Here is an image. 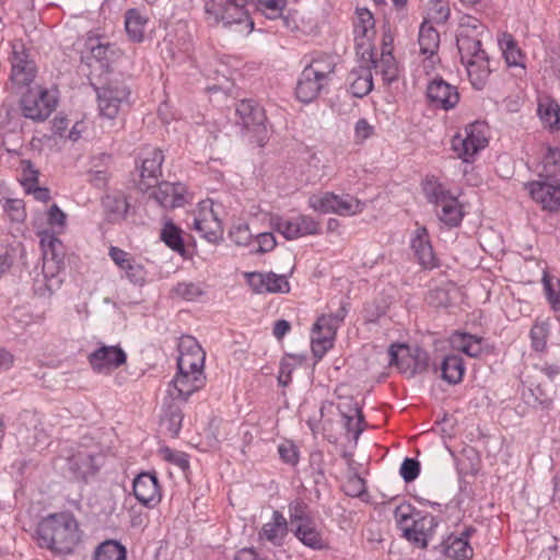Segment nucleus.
I'll list each match as a JSON object with an SVG mask.
<instances>
[{
  "instance_id": "f257e3e1",
  "label": "nucleus",
  "mask_w": 560,
  "mask_h": 560,
  "mask_svg": "<svg viewBox=\"0 0 560 560\" xmlns=\"http://www.w3.org/2000/svg\"><path fill=\"white\" fill-rule=\"evenodd\" d=\"M483 34H487L486 27L477 19L468 18L466 23L460 24L456 37L460 60L476 90H482L486 86L491 73L490 58L481 47Z\"/></svg>"
},
{
  "instance_id": "f03ea898",
  "label": "nucleus",
  "mask_w": 560,
  "mask_h": 560,
  "mask_svg": "<svg viewBox=\"0 0 560 560\" xmlns=\"http://www.w3.org/2000/svg\"><path fill=\"white\" fill-rule=\"evenodd\" d=\"M38 546L54 553L68 555L80 541L79 524L70 512L49 514L36 529Z\"/></svg>"
},
{
  "instance_id": "7ed1b4c3",
  "label": "nucleus",
  "mask_w": 560,
  "mask_h": 560,
  "mask_svg": "<svg viewBox=\"0 0 560 560\" xmlns=\"http://www.w3.org/2000/svg\"><path fill=\"white\" fill-rule=\"evenodd\" d=\"M250 7H255V0H207L205 13L208 21L222 23L225 27L236 25L240 32L249 34L254 30Z\"/></svg>"
},
{
  "instance_id": "20e7f679",
  "label": "nucleus",
  "mask_w": 560,
  "mask_h": 560,
  "mask_svg": "<svg viewBox=\"0 0 560 560\" xmlns=\"http://www.w3.org/2000/svg\"><path fill=\"white\" fill-rule=\"evenodd\" d=\"M487 125L475 121L467 125L452 138V150L464 162H470L474 156L488 144Z\"/></svg>"
},
{
  "instance_id": "39448f33",
  "label": "nucleus",
  "mask_w": 560,
  "mask_h": 560,
  "mask_svg": "<svg viewBox=\"0 0 560 560\" xmlns=\"http://www.w3.org/2000/svg\"><path fill=\"white\" fill-rule=\"evenodd\" d=\"M308 206L320 213L355 215L364 209V203L351 195H336L330 191L314 194L308 198Z\"/></svg>"
},
{
  "instance_id": "423d86ee",
  "label": "nucleus",
  "mask_w": 560,
  "mask_h": 560,
  "mask_svg": "<svg viewBox=\"0 0 560 560\" xmlns=\"http://www.w3.org/2000/svg\"><path fill=\"white\" fill-rule=\"evenodd\" d=\"M188 220H190L187 223L188 226L209 243H217L222 238L223 226L218 213L213 210L212 200L200 201L198 208L189 214Z\"/></svg>"
},
{
  "instance_id": "0eeeda50",
  "label": "nucleus",
  "mask_w": 560,
  "mask_h": 560,
  "mask_svg": "<svg viewBox=\"0 0 560 560\" xmlns=\"http://www.w3.org/2000/svg\"><path fill=\"white\" fill-rule=\"evenodd\" d=\"M57 103L54 92L39 86L28 89L20 101L23 116L34 121L46 120L56 109Z\"/></svg>"
},
{
  "instance_id": "6e6552de",
  "label": "nucleus",
  "mask_w": 560,
  "mask_h": 560,
  "mask_svg": "<svg viewBox=\"0 0 560 560\" xmlns=\"http://www.w3.org/2000/svg\"><path fill=\"white\" fill-rule=\"evenodd\" d=\"M389 364L396 365L402 373L413 376L422 373L428 368V353L416 349L415 353H410L409 347L406 345H392L388 350Z\"/></svg>"
},
{
  "instance_id": "1a4fd4ad",
  "label": "nucleus",
  "mask_w": 560,
  "mask_h": 560,
  "mask_svg": "<svg viewBox=\"0 0 560 560\" xmlns=\"http://www.w3.org/2000/svg\"><path fill=\"white\" fill-rule=\"evenodd\" d=\"M354 21V42L358 58H366L371 61L372 40L375 36V20L366 8L357 9Z\"/></svg>"
},
{
  "instance_id": "9d476101",
  "label": "nucleus",
  "mask_w": 560,
  "mask_h": 560,
  "mask_svg": "<svg viewBox=\"0 0 560 560\" xmlns=\"http://www.w3.org/2000/svg\"><path fill=\"white\" fill-rule=\"evenodd\" d=\"M273 229L287 240H296L306 235H316L320 231L319 223L310 215H296L291 219L272 218Z\"/></svg>"
},
{
  "instance_id": "9b49d317",
  "label": "nucleus",
  "mask_w": 560,
  "mask_h": 560,
  "mask_svg": "<svg viewBox=\"0 0 560 560\" xmlns=\"http://www.w3.org/2000/svg\"><path fill=\"white\" fill-rule=\"evenodd\" d=\"M430 202L436 205L439 219L448 226H457L463 220V210L457 198L448 195L441 186L428 191Z\"/></svg>"
},
{
  "instance_id": "f8f14e48",
  "label": "nucleus",
  "mask_w": 560,
  "mask_h": 560,
  "mask_svg": "<svg viewBox=\"0 0 560 560\" xmlns=\"http://www.w3.org/2000/svg\"><path fill=\"white\" fill-rule=\"evenodd\" d=\"M36 74V66L22 43L12 44L11 75L13 84L26 86L33 82Z\"/></svg>"
},
{
  "instance_id": "ddd939ff",
  "label": "nucleus",
  "mask_w": 560,
  "mask_h": 560,
  "mask_svg": "<svg viewBox=\"0 0 560 560\" xmlns=\"http://www.w3.org/2000/svg\"><path fill=\"white\" fill-rule=\"evenodd\" d=\"M100 114L108 119H114L122 103L128 101L130 91L124 84H109L96 88Z\"/></svg>"
},
{
  "instance_id": "4468645a",
  "label": "nucleus",
  "mask_w": 560,
  "mask_h": 560,
  "mask_svg": "<svg viewBox=\"0 0 560 560\" xmlns=\"http://www.w3.org/2000/svg\"><path fill=\"white\" fill-rule=\"evenodd\" d=\"M339 325L328 315H322L313 326L312 352L315 358L322 359L334 346Z\"/></svg>"
},
{
  "instance_id": "2eb2a0df",
  "label": "nucleus",
  "mask_w": 560,
  "mask_h": 560,
  "mask_svg": "<svg viewBox=\"0 0 560 560\" xmlns=\"http://www.w3.org/2000/svg\"><path fill=\"white\" fill-rule=\"evenodd\" d=\"M163 162L164 155L160 149L152 148L143 152L139 180V188L142 191H149L151 187L159 183Z\"/></svg>"
},
{
  "instance_id": "dca6fc26",
  "label": "nucleus",
  "mask_w": 560,
  "mask_h": 560,
  "mask_svg": "<svg viewBox=\"0 0 560 560\" xmlns=\"http://www.w3.org/2000/svg\"><path fill=\"white\" fill-rule=\"evenodd\" d=\"M178 351L177 368L180 372L203 371L206 354L195 338L183 337L178 343Z\"/></svg>"
},
{
  "instance_id": "f3484780",
  "label": "nucleus",
  "mask_w": 560,
  "mask_h": 560,
  "mask_svg": "<svg viewBox=\"0 0 560 560\" xmlns=\"http://www.w3.org/2000/svg\"><path fill=\"white\" fill-rule=\"evenodd\" d=\"M150 196L163 208L174 209L186 203V186L182 183H158L151 187Z\"/></svg>"
},
{
  "instance_id": "a211bd4d",
  "label": "nucleus",
  "mask_w": 560,
  "mask_h": 560,
  "mask_svg": "<svg viewBox=\"0 0 560 560\" xmlns=\"http://www.w3.org/2000/svg\"><path fill=\"white\" fill-rule=\"evenodd\" d=\"M133 494L136 499L147 508L156 506L162 494L159 479L154 472H141L133 480Z\"/></svg>"
},
{
  "instance_id": "6ab92c4d",
  "label": "nucleus",
  "mask_w": 560,
  "mask_h": 560,
  "mask_svg": "<svg viewBox=\"0 0 560 560\" xmlns=\"http://www.w3.org/2000/svg\"><path fill=\"white\" fill-rule=\"evenodd\" d=\"M126 360L127 354L119 346H102L89 355V363L98 373L117 369Z\"/></svg>"
},
{
  "instance_id": "aec40b11",
  "label": "nucleus",
  "mask_w": 560,
  "mask_h": 560,
  "mask_svg": "<svg viewBox=\"0 0 560 560\" xmlns=\"http://www.w3.org/2000/svg\"><path fill=\"white\" fill-rule=\"evenodd\" d=\"M427 96L433 105L444 110L454 108L459 102L457 88L442 78H435L428 84Z\"/></svg>"
},
{
  "instance_id": "412c9836",
  "label": "nucleus",
  "mask_w": 560,
  "mask_h": 560,
  "mask_svg": "<svg viewBox=\"0 0 560 560\" xmlns=\"http://www.w3.org/2000/svg\"><path fill=\"white\" fill-rule=\"evenodd\" d=\"M205 385V375L203 371H194V372H180L173 378L170 388V395L179 398L183 400H187L188 397L195 392L202 388Z\"/></svg>"
},
{
  "instance_id": "4be33fe9",
  "label": "nucleus",
  "mask_w": 560,
  "mask_h": 560,
  "mask_svg": "<svg viewBox=\"0 0 560 560\" xmlns=\"http://www.w3.org/2000/svg\"><path fill=\"white\" fill-rule=\"evenodd\" d=\"M526 188L535 202L544 210L553 212L560 210V188L542 180L530 182Z\"/></svg>"
},
{
  "instance_id": "5701e85b",
  "label": "nucleus",
  "mask_w": 560,
  "mask_h": 560,
  "mask_svg": "<svg viewBox=\"0 0 560 560\" xmlns=\"http://www.w3.org/2000/svg\"><path fill=\"white\" fill-rule=\"evenodd\" d=\"M436 526L438 521L435 516L419 513V515L413 518L410 527L405 528L404 537L423 549L427 548L429 539L432 537Z\"/></svg>"
},
{
  "instance_id": "b1692460",
  "label": "nucleus",
  "mask_w": 560,
  "mask_h": 560,
  "mask_svg": "<svg viewBox=\"0 0 560 560\" xmlns=\"http://www.w3.org/2000/svg\"><path fill=\"white\" fill-rule=\"evenodd\" d=\"M288 521L279 511H273L270 522L262 525L258 532V540L267 541L275 547H281L288 535Z\"/></svg>"
},
{
  "instance_id": "393cba45",
  "label": "nucleus",
  "mask_w": 560,
  "mask_h": 560,
  "mask_svg": "<svg viewBox=\"0 0 560 560\" xmlns=\"http://www.w3.org/2000/svg\"><path fill=\"white\" fill-rule=\"evenodd\" d=\"M237 124L248 131H258L264 127V109L252 100H243L236 107Z\"/></svg>"
},
{
  "instance_id": "a878e982",
  "label": "nucleus",
  "mask_w": 560,
  "mask_h": 560,
  "mask_svg": "<svg viewBox=\"0 0 560 560\" xmlns=\"http://www.w3.org/2000/svg\"><path fill=\"white\" fill-rule=\"evenodd\" d=\"M327 85L326 82L316 74L314 75V73L305 67L298 79L295 95L300 102L307 104L317 98L322 90Z\"/></svg>"
},
{
  "instance_id": "bb28decb",
  "label": "nucleus",
  "mask_w": 560,
  "mask_h": 560,
  "mask_svg": "<svg viewBox=\"0 0 560 560\" xmlns=\"http://www.w3.org/2000/svg\"><path fill=\"white\" fill-rule=\"evenodd\" d=\"M337 409L345 421V428L348 432H353L354 439L357 440L363 432L361 423L364 420V416L360 406L353 397H341Z\"/></svg>"
},
{
  "instance_id": "cd10ccee",
  "label": "nucleus",
  "mask_w": 560,
  "mask_h": 560,
  "mask_svg": "<svg viewBox=\"0 0 560 560\" xmlns=\"http://www.w3.org/2000/svg\"><path fill=\"white\" fill-rule=\"evenodd\" d=\"M410 245L421 266L429 269L436 266V257L430 242L429 233L424 226H418L416 229Z\"/></svg>"
},
{
  "instance_id": "c85d7f7f",
  "label": "nucleus",
  "mask_w": 560,
  "mask_h": 560,
  "mask_svg": "<svg viewBox=\"0 0 560 560\" xmlns=\"http://www.w3.org/2000/svg\"><path fill=\"white\" fill-rule=\"evenodd\" d=\"M293 533L300 542L313 550H324L328 547L324 530L315 520L300 524Z\"/></svg>"
},
{
  "instance_id": "c756f323",
  "label": "nucleus",
  "mask_w": 560,
  "mask_h": 560,
  "mask_svg": "<svg viewBox=\"0 0 560 560\" xmlns=\"http://www.w3.org/2000/svg\"><path fill=\"white\" fill-rule=\"evenodd\" d=\"M418 43L420 52L428 56L423 65V68L428 71L433 68L434 56L440 46V34L430 23L423 22L419 28Z\"/></svg>"
},
{
  "instance_id": "7c9ffc66",
  "label": "nucleus",
  "mask_w": 560,
  "mask_h": 560,
  "mask_svg": "<svg viewBox=\"0 0 560 560\" xmlns=\"http://www.w3.org/2000/svg\"><path fill=\"white\" fill-rule=\"evenodd\" d=\"M359 60L365 63L371 71L375 69V73L381 74L386 84H390L398 79V66L393 54H381L380 59H376L374 47H372L371 61L366 58H359Z\"/></svg>"
},
{
  "instance_id": "2f4dec72",
  "label": "nucleus",
  "mask_w": 560,
  "mask_h": 560,
  "mask_svg": "<svg viewBox=\"0 0 560 560\" xmlns=\"http://www.w3.org/2000/svg\"><path fill=\"white\" fill-rule=\"evenodd\" d=\"M67 467L74 479L86 478L97 470L95 456L88 451H78L67 458Z\"/></svg>"
},
{
  "instance_id": "473e14b6",
  "label": "nucleus",
  "mask_w": 560,
  "mask_h": 560,
  "mask_svg": "<svg viewBox=\"0 0 560 560\" xmlns=\"http://www.w3.org/2000/svg\"><path fill=\"white\" fill-rule=\"evenodd\" d=\"M349 90L355 97L368 95L373 89V75L369 67L361 62L358 68L351 70L348 77Z\"/></svg>"
},
{
  "instance_id": "72a5a7b5",
  "label": "nucleus",
  "mask_w": 560,
  "mask_h": 560,
  "mask_svg": "<svg viewBox=\"0 0 560 560\" xmlns=\"http://www.w3.org/2000/svg\"><path fill=\"white\" fill-rule=\"evenodd\" d=\"M148 23V14L140 9L132 8L125 13V30L129 39L133 43L143 42Z\"/></svg>"
},
{
  "instance_id": "f704fd0d",
  "label": "nucleus",
  "mask_w": 560,
  "mask_h": 560,
  "mask_svg": "<svg viewBox=\"0 0 560 560\" xmlns=\"http://www.w3.org/2000/svg\"><path fill=\"white\" fill-rule=\"evenodd\" d=\"M439 551L454 560H468L474 555L469 541L465 537H458L454 534L440 544Z\"/></svg>"
},
{
  "instance_id": "c9c22d12",
  "label": "nucleus",
  "mask_w": 560,
  "mask_h": 560,
  "mask_svg": "<svg viewBox=\"0 0 560 560\" xmlns=\"http://www.w3.org/2000/svg\"><path fill=\"white\" fill-rule=\"evenodd\" d=\"M88 47L91 51L92 58L100 62L102 68H107L110 62L119 58L121 55V50L116 44H112L100 38H89Z\"/></svg>"
},
{
  "instance_id": "e433bc0d",
  "label": "nucleus",
  "mask_w": 560,
  "mask_h": 560,
  "mask_svg": "<svg viewBox=\"0 0 560 560\" xmlns=\"http://www.w3.org/2000/svg\"><path fill=\"white\" fill-rule=\"evenodd\" d=\"M39 243L45 262L51 261L57 266L63 261L65 250L61 241L55 232L44 230L38 232Z\"/></svg>"
},
{
  "instance_id": "4c0bfd02",
  "label": "nucleus",
  "mask_w": 560,
  "mask_h": 560,
  "mask_svg": "<svg viewBox=\"0 0 560 560\" xmlns=\"http://www.w3.org/2000/svg\"><path fill=\"white\" fill-rule=\"evenodd\" d=\"M102 205L110 222L124 220L129 209V202L121 192L106 195L102 199Z\"/></svg>"
},
{
  "instance_id": "58836bf2",
  "label": "nucleus",
  "mask_w": 560,
  "mask_h": 560,
  "mask_svg": "<svg viewBox=\"0 0 560 560\" xmlns=\"http://www.w3.org/2000/svg\"><path fill=\"white\" fill-rule=\"evenodd\" d=\"M498 43L509 67H524L525 57L513 35L502 33L498 38Z\"/></svg>"
},
{
  "instance_id": "ea45409f",
  "label": "nucleus",
  "mask_w": 560,
  "mask_h": 560,
  "mask_svg": "<svg viewBox=\"0 0 560 560\" xmlns=\"http://www.w3.org/2000/svg\"><path fill=\"white\" fill-rule=\"evenodd\" d=\"M442 378L455 385L462 382L465 373L464 360L459 354H447L441 363Z\"/></svg>"
},
{
  "instance_id": "a19ab883",
  "label": "nucleus",
  "mask_w": 560,
  "mask_h": 560,
  "mask_svg": "<svg viewBox=\"0 0 560 560\" xmlns=\"http://www.w3.org/2000/svg\"><path fill=\"white\" fill-rule=\"evenodd\" d=\"M537 113L545 127L550 129L560 128V106L550 98L539 101Z\"/></svg>"
},
{
  "instance_id": "79ce46f5",
  "label": "nucleus",
  "mask_w": 560,
  "mask_h": 560,
  "mask_svg": "<svg viewBox=\"0 0 560 560\" xmlns=\"http://www.w3.org/2000/svg\"><path fill=\"white\" fill-rule=\"evenodd\" d=\"M306 68L328 84L335 72L336 59L331 55L323 54L313 58Z\"/></svg>"
},
{
  "instance_id": "37998d69",
  "label": "nucleus",
  "mask_w": 560,
  "mask_h": 560,
  "mask_svg": "<svg viewBox=\"0 0 560 560\" xmlns=\"http://www.w3.org/2000/svg\"><path fill=\"white\" fill-rule=\"evenodd\" d=\"M127 549L117 540L103 541L94 552L93 560H126Z\"/></svg>"
},
{
  "instance_id": "c03bdc74",
  "label": "nucleus",
  "mask_w": 560,
  "mask_h": 560,
  "mask_svg": "<svg viewBox=\"0 0 560 560\" xmlns=\"http://www.w3.org/2000/svg\"><path fill=\"white\" fill-rule=\"evenodd\" d=\"M454 347L471 358L478 357L481 351V340L469 334H457L452 340Z\"/></svg>"
},
{
  "instance_id": "a18cd8bd",
  "label": "nucleus",
  "mask_w": 560,
  "mask_h": 560,
  "mask_svg": "<svg viewBox=\"0 0 560 560\" xmlns=\"http://www.w3.org/2000/svg\"><path fill=\"white\" fill-rule=\"evenodd\" d=\"M161 240L174 252L184 253L185 245L182 237V230L174 223L167 222L161 231Z\"/></svg>"
},
{
  "instance_id": "49530a36",
  "label": "nucleus",
  "mask_w": 560,
  "mask_h": 560,
  "mask_svg": "<svg viewBox=\"0 0 560 560\" xmlns=\"http://www.w3.org/2000/svg\"><path fill=\"white\" fill-rule=\"evenodd\" d=\"M183 412L179 406L170 404L164 408L162 424L172 435H177L182 428Z\"/></svg>"
},
{
  "instance_id": "de8ad7c7",
  "label": "nucleus",
  "mask_w": 560,
  "mask_h": 560,
  "mask_svg": "<svg viewBox=\"0 0 560 560\" xmlns=\"http://www.w3.org/2000/svg\"><path fill=\"white\" fill-rule=\"evenodd\" d=\"M288 512L290 522L295 527L314 520L308 504L301 499L290 502Z\"/></svg>"
},
{
  "instance_id": "09e8293b",
  "label": "nucleus",
  "mask_w": 560,
  "mask_h": 560,
  "mask_svg": "<svg viewBox=\"0 0 560 560\" xmlns=\"http://www.w3.org/2000/svg\"><path fill=\"white\" fill-rule=\"evenodd\" d=\"M544 291L547 301L555 312H560V280L547 272L542 277Z\"/></svg>"
},
{
  "instance_id": "8fccbe9b",
  "label": "nucleus",
  "mask_w": 560,
  "mask_h": 560,
  "mask_svg": "<svg viewBox=\"0 0 560 560\" xmlns=\"http://www.w3.org/2000/svg\"><path fill=\"white\" fill-rule=\"evenodd\" d=\"M285 5L287 0H257L255 3L257 10L269 20L281 18Z\"/></svg>"
},
{
  "instance_id": "3c124183",
  "label": "nucleus",
  "mask_w": 560,
  "mask_h": 560,
  "mask_svg": "<svg viewBox=\"0 0 560 560\" xmlns=\"http://www.w3.org/2000/svg\"><path fill=\"white\" fill-rule=\"evenodd\" d=\"M544 174L547 179L558 180L560 177V151L549 149L544 162Z\"/></svg>"
},
{
  "instance_id": "603ef678",
  "label": "nucleus",
  "mask_w": 560,
  "mask_h": 560,
  "mask_svg": "<svg viewBox=\"0 0 560 560\" xmlns=\"http://www.w3.org/2000/svg\"><path fill=\"white\" fill-rule=\"evenodd\" d=\"M419 513L420 512L416 511L410 504H400L395 509V521L404 534L405 528L410 527L413 518L417 517Z\"/></svg>"
},
{
  "instance_id": "864d4df0",
  "label": "nucleus",
  "mask_w": 560,
  "mask_h": 560,
  "mask_svg": "<svg viewBox=\"0 0 560 560\" xmlns=\"http://www.w3.org/2000/svg\"><path fill=\"white\" fill-rule=\"evenodd\" d=\"M3 211L8 214L12 222L21 223L26 218L24 202L21 199H7L1 203Z\"/></svg>"
},
{
  "instance_id": "5fc2aeb1",
  "label": "nucleus",
  "mask_w": 560,
  "mask_h": 560,
  "mask_svg": "<svg viewBox=\"0 0 560 560\" xmlns=\"http://www.w3.org/2000/svg\"><path fill=\"white\" fill-rule=\"evenodd\" d=\"M173 292L177 296H179L186 301H196L199 296H201L203 294L201 287L198 283H194V282L177 283L174 287Z\"/></svg>"
},
{
  "instance_id": "6e6d98bb",
  "label": "nucleus",
  "mask_w": 560,
  "mask_h": 560,
  "mask_svg": "<svg viewBox=\"0 0 560 560\" xmlns=\"http://www.w3.org/2000/svg\"><path fill=\"white\" fill-rule=\"evenodd\" d=\"M290 291V284L285 276L273 272L266 273V292L287 293Z\"/></svg>"
},
{
  "instance_id": "4d7b16f0",
  "label": "nucleus",
  "mask_w": 560,
  "mask_h": 560,
  "mask_svg": "<svg viewBox=\"0 0 560 560\" xmlns=\"http://www.w3.org/2000/svg\"><path fill=\"white\" fill-rule=\"evenodd\" d=\"M548 325L536 323L530 329L532 347L536 351H544L547 345Z\"/></svg>"
},
{
  "instance_id": "13d9d810",
  "label": "nucleus",
  "mask_w": 560,
  "mask_h": 560,
  "mask_svg": "<svg viewBox=\"0 0 560 560\" xmlns=\"http://www.w3.org/2000/svg\"><path fill=\"white\" fill-rule=\"evenodd\" d=\"M126 277L133 284L142 285L145 282L147 271L144 267L132 258V260L122 269Z\"/></svg>"
},
{
  "instance_id": "bf43d9fd",
  "label": "nucleus",
  "mask_w": 560,
  "mask_h": 560,
  "mask_svg": "<svg viewBox=\"0 0 560 560\" xmlns=\"http://www.w3.org/2000/svg\"><path fill=\"white\" fill-rule=\"evenodd\" d=\"M399 472L406 482H411L417 479L420 474V464L417 459L407 457L401 463Z\"/></svg>"
},
{
  "instance_id": "052dcab7",
  "label": "nucleus",
  "mask_w": 560,
  "mask_h": 560,
  "mask_svg": "<svg viewBox=\"0 0 560 560\" xmlns=\"http://www.w3.org/2000/svg\"><path fill=\"white\" fill-rule=\"evenodd\" d=\"M66 213L57 206L52 205L47 212V223L56 229V233H59L63 230L66 225Z\"/></svg>"
},
{
  "instance_id": "680f3d73",
  "label": "nucleus",
  "mask_w": 560,
  "mask_h": 560,
  "mask_svg": "<svg viewBox=\"0 0 560 560\" xmlns=\"http://www.w3.org/2000/svg\"><path fill=\"white\" fill-rule=\"evenodd\" d=\"M229 236L233 243L241 246L247 245L252 240V233L248 226L243 224L234 225L231 229Z\"/></svg>"
},
{
  "instance_id": "e2e57ef3",
  "label": "nucleus",
  "mask_w": 560,
  "mask_h": 560,
  "mask_svg": "<svg viewBox=\"0 0 560 560\" xmlns=\"http://www.w3.org/2000/svg\"><path fill=\"white\" fill-rule=\"evenodd\" d=\"M165 459L177 467H179L183 471L189 468V459L188 455L183 452L172 451L171 448H165L164 451Z\"/></svg>"
},
{
  "instance_id": "0e129e2a",
  "label": "nucleus",
  "mask_w": 560,
  "mask_h": 560,
  "mask_svg": "<svg viewBox=\"0 0 560 560\" xmlns=\"http://www.w3.org/2000/svg\"><path fill=\"white\" fill-rule=\"evenodd\" d=\"M374 131L372 125L365 118H361L357 121L354 127V140L355 142H363L369 139Z\"/></svg>"
},
{
  "instance_id": "69168bd1",
  "label": "nucleus",
  "mask_w": 560,
  "mask_h": 560,
  "mask_svg": "<svg viewBox=\"0 0 560 560\" xmlns=\"http://www.w3.org/2000/svg\"><path fill=\"white\" fill-rule=\"evenodd\" d=\"M245 276L247 278L248 285L255 293L260 294L266 292V273L247 272Z\"/></svg>"
},
{
  "instance_id": "338daca9",
  "label": "nucleus",
  "mask_w": 560,
  "mask_h": 560,
  "mask_svg": "<svg viewBox=\"0 0 560 560\" xmlns=\"http://www.w3.org/2000/svg\"><path fill=\"white\" fill-rule=\"evenodd\" d=\"M108 255L120 269H124L133 258L129 253L116 246L109 247Z\"/></svg>"
},
{
  "instance_id": "774afa93",
  "label": "nucleus",
  "mask_w": 560,
  "mask_h": 560,
  "mask_svg": "<svg viewBox=\"0 0 560 560\" xmlns=\"http://www.w3.org/2000/svg\"><path fill=\"white\" fill-rule=\"evenodd\" d=\"M257 248L256 253H268L272 250L276 246V238L272 233L265 232L257 235Z\"/></svg>"
}]
</instances>
